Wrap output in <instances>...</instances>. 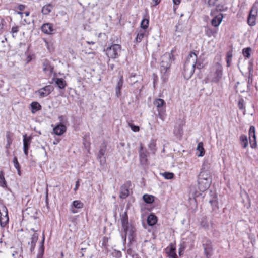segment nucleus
Segmentation results:
<instances>
[{
  "instance_id": "f257e3e1",
  "label": "nucleus",
  "mask_w": 258,
  "mask_h": 258,
  "mask_svg": "<svg viewBox=\"0 0 258 258\" xmlns=\"http://www.w3.org/2000/svg\"><path fill=\"white\" fill-rule=\"evenodd\" d=\"M223 76V67L219 62H217L214 68L208 76V79L211 83H218L222 79Z\"/></svg>"
},
{
  "instance_id": "f03ea898",
  "label": "nucleus",
  "mask_w": 258,
  "mask_h": 258,
  "mask_svg": "<svg viewBox=\"0 0 258 258\" xmlns=\"http://www.w3.org/2000/svg\"><path fill=\"white\" fill-rule=\"evenodd\" d=\"M106 55L109 58L116 59L118 58L121 52V46L119 44H112L104 50Z\"/></svg>"
},
{
  "instance_id": "7ed1b4c3",
  "label": "nucleus",
  "mask_w": 258,
  "mask_h": 258,
  "mask_svg": "<svg viewBox=\"0 0 258 258\" xmlns=\"http://www.w3.org/2000/svg\"><path fill=\"white\" fill-rule=\"evenodd\" d=\"M154 104L157 109L158 115L160 119L162 121H164L166 114V103L165 101L161 98H158L154 101Z\"/></svg>"
},
{
  "instance_id": "20e7f679",
  "label": "nucleus",
  "mask_w": 258,
  "mask_h": 258,
  "mask_svg": "<svg viewBox=\"0 0 258 258\" xmlns=\"http://www.w3.org/2000/svg\"><path fill=\"white\" fill-rule=\"evenodd\" d=\"M30 231L34 232V233L31 236L30 241L28 242V244L30 245V251L31 253H32L34 251L36 244L38 239V237L39 235V232H40V224L38 222L37 224H35V227L30 228Z\"/></svg>"
},
{
  "instance_id": "39448f33",
  "label": "nucleus",
  "mask_w": 258,
  "mask_h": 258,
  "mask_svg": "<svg viewBox=\"0 0 258 258\" xmlns=\"http://www.w3.org/2000/svg\"><path fill=\"white\" fill-rule=\"evenodd\" d=\"M196 68L195 62L191 61L189 57H187L184 64L183 75L185 79H189L194 74Z\"/></svg>"
},
{
  "instance_id": "423d86ee",
  "label": "nucleus",
  "mask_w": 258,
  "mask_h": 258,
  "mask_svg": "<svg viewBox=\"0 0 258 258\" xmlns=\"http://www.w3.org/2000/svg\"><path fill=\"white\" fill-rule=\"evenodd\" d=\"M202 246L206 258H210L213 254V247L211 240L204 238L202 240Z\"/></svg>"
},
{
  "instance_id": "0eeeda50",
  "label": "nucleus",
  "mask_w": 258,
  "mask_h": 258,
  "mask_svg": "<svg viewBox=\"0 0 258 258\" xmlns=\"http://www.w3.org/2000/svg\"><path fill=\"white\" fill-rule=\"evenodd\" d=\"M258 11V3L255 2L253 5L249 12L247 23L251 26L256 25V19Z\"/></svg>"
},
{
  "instance_id": "6e6552de",
  "label": "nucleus",
  "mask_w": 258,
  "mask_h": 258,
  "mask_svg": "<svg viewBox=\"0 0 258 258\" xmlns=\"http://www.w3.org/2000/svg\"><path fill=\"white\" fill-rule=\"evenodd\" d=\"M123 229L125 233L124 236L122 235V238L124 241H126V236L128 235V239L130 241H134L136 236L135 232L136 228L132 224H129L125 227H123Z\"/></svg>"
},
{
  "instance_id": "1a4fd4ad",
  "label": "nucleus",
  "mask_w": 258,
  "mask_h": 258,
  "mask_svg": "<svg viewBox=\"0 0 258 258\" xmlns=\"http://www.w3.org/2000/svg\"><path fill=\"white\" fill-rule=\"evenodd\" d=\"M9 222L8 212L6 206H3L0 210V225L5 227Z\"/></svg>"
},
{
  "instance_id": "9d476101",
  "label": "nucleus",
  "mask_w": 258,
  "mask_h": 258,
  "mask_svg": "<svg viewBox=\"0 0 258 258\" xmlns=\"http://www.w3.org/2000/svg\"><path fill=\"white\" fill-rule=\"evenodd\" d=\"M214 12L215 11L212 10L210 13V15L214 16L211 21V24L214 27L218 28L222 21L223 15L222 13H219L214 16Z\"/></svg>"
},
{
  "instance_id": "9b49d317",
  "label": "nucleus",
  "mask_w": 258,
  "mask_h": 258,
  "mask_svg": "<svg viewBox=\"0 0 258 258\" xmlns=\"http://www.w3.org/2000/svg\"><path fill=\"white\" fill-rule=\"evenodd\" d=\"M211 181L212 180L210 179H207L206 180L203 178L198 177V188L199 190L201 191H204L207 189L210 186Z\"/></svg>"
},
{
  "instance_id": "f8f14e48",
  "label": "nucleus",
  "mask_w": 258,
  "mask_h": 258,
  "mask_svg": "<svg viewBox=\"0 0 258 258\" xmlns=\"http://www.w3.org/2000/svg\"><path fill=\"white\" fill-rule=\"evenodd\" d=\"M23 150L25 155L27 156L28 155V150L30 148V144L32 141V137L31 136L27 137L26 134L23 136Z\"/></svg>"
},
{
  "instance_id": "ddd939ff",
  "label": "nucleus",
  "mask_w": 258,
  "mask_h": 258,
  "mask_svg": "<svg viewBox=\"0 0 258 258\" xmlns=\"http://www.w3.org/2000/svg\"><path fill=\"white\" fill-rule=\"evenodd\" d=\"M131 185L130 181L125 182L120 187L119 197L121 199H125L129 195V188Z\"/></svg>"
},
{
  "instance_id": "4468645a",
  "label": "nucleus",
  "mask_w": 258,
  "mask_h": 258,
  "mask_svg": "<svg viewBox=\"0 0 258 258\" xmlns=\"http://www.w3.org/2000/svg\"><path fill=\"white\" fill-rule=\"evenodd\" d=\"M204 33L205 35L208 38H210L212 36L215 37L218 31V28H212L209 25L204 26Z\"/></svg>"
},
{
  "instance_id": "2eb2a0df",
  "label": "nucleus",
  "mask_w": 258,
  "mask_h": 258,
  "mask_svg": "<svg viewBox=\"0 0 258 258\" xmlns=\"http://www.w3.org/2000/svg\"><path fill=\"white\" fill-rule=\"evenodd\" d=\"M149 153L148 152L143 148V147L141 145L139 150V157L140 163L142 165H145L148 162V156Z\"/></svg>"
},
{
  "instance_id": "dca6fc26",
  "label": "nucleus",
  "mask_w": 258,
  "mask_h": 258,
  "mask_svg": "<svg viewBox=\"0 0 258 258\" xmlns=\"http://www.w3.org/2000/svg\"><path fill=\"white\" fill-rule=\"evenodd\" d=\"M53 90V86L51 85H47L40 89L38 91V93L39 94L40 97L43 98L49 95Z\"/></svg>"
},
{
  "instance_id": "f3484780",
  "label": "nucleus",
  "mask_w": 258,
  "mask_h": 258,
  "mask_svg": "<svg viewBox=\"0 0 258 258\" xmlns=\"http://www.w3.org/2000/svg\"><path fill=\"white\" fill-rule=\"evenodd\" d=\"M41 29L44 33L48 35L53 34V32L54 31L53 24L49 23L43 24Z\"/></svg>"
},
{
  "instance_id": "a211bd4d",
  "label": "nucleus",
  "mask_w": 258,
  "mask_h": 258,
  "mask_svg": "<svg viewBox=\"0 0 258 258\" xmlns=\"http://www.w3.org/2000/svg\"><path fill=\"white\" fill-rule=\"evenodd\" d=\"M54 67L47 60H44L43 62V71L47 75L50 76L53 72Z\"/></svg>"
},
{
  "instance_id": "6ab92c4d",
  "label": "nucleus",
  "mask_w": 258,
  "mask_h": 258,
  "mask_svg": "<svg viewBox=\"0 0 258 258\" xmlns=\"http://www.w3.org/2000/svg\"><path fill=\"white\" fill-rule=\"evenodd\" d=\"M161 61L160 62V66L165 67V68H170L171 59L170 54H164L161 58Z\"/></svg>"
},
{
  "instance_id": "aec40b11",
  "label": "nucleus",
  "mask_w": 258,
  "mask_h": 258,
  "mask_svg": "<svg viewBox=\"0 0 258 258\" xmlns=\"http://www.w3.org/2000/svg\"><path fill=\"white\" fill-rule=\"evenodd\" d=\"M124 80L122 75H120L119 77V80L118 81L115 87V95L117 97H119L121 96V89L123 84Z\"/></svg>"
},
{
  "instance_id": "412c9836",
  "label": "nucleus",
  "mask_w": 258,
  "mask_h": 258,
  "mask_svg": "<svg viewBox=\"0 0 258 258\" xmlns=\"http://www.w3.org/2000/svg\"><path fill=\"white\" fill-rule=\"evenodd\" d=\"M166 252L169 257L178 258L176 253V248L174 244L170 243L166 248Z\"/></svg>"
},
{
  "instance_id": "4be33fe9",
  "label": "nucleus",
  "mask_w": 258,
  "mask_h": 258,
  "mask_svg": "<svg viewBox=\"0 0 258 258\" xmlns=\"http://www.w3.org/2000/svg\"><path fill=\"white\" fill-rule=\"evenodd\" d=\"M194 56V58L192 59V61L195 62L196 67L198 69L200 70L204 67L203 61H201L197 58V55L194 52H191L188 57H189V60L190 58Z\"/></svg>"
},
{
  "instance_id": "5701e85b",
  "label": "nucleus",
  "mask_w": 258,
  "mask_h": 258,
  "mask_svg": "<svg viewBox=\"0 0 258 258\" xmlns=\"http://www.w3.org/2000/svg\"><path fill=\"white\" fill-rule=\"evenodd\" d=\"M106 146L101 147L97 154V159L99 160L101 164L102 163H104L106 161L105 158L104 157L106 152Z\"/></svg>"
},
{
  "instance_id": "b1692460",
  "label": "nucleus",
  "mask_w": 258,
  "mask_h": 258,
  "mask_svg": "<svg viewBox=\"0 0 258 258\" xmlns=\"http://www.w3.org/2000/svg\"><path fill=\"white\" fill-rule=\"evenodd\" d=\"M67 127L64 124H58L54 128V133L57 135H61L66 132Z\"/></svg>"
},
{
  "instance_id": "393cba45",
  "label": "nucleus",
  "mask_w": 258,
  "mask_h": 258,
  "mask_svg": "<svg viewBox=\"0 0 258 258\" xmlns=\"http://www.w3.org/2000/svg\"><path fill=\"white\" fill-rule=\"evenodd\" d=\"M183 125V123H180L178 126H176L173 131L174 135L179 139L182 137L183 133L182 128Z\"/></svg>"
},
{
  "instance_id": "a878e982",
  "label": "nucleus",
  "mask_w": 258,
  "mask_h": 258,
  "mask_svg": "<svg viewBox=\"0 0 258 258\" xmlns=\"http://www.w3.org/2000/svg\"><path fill=\"white\" fill-rule=\"evenodd\" d=\"M53 80L60 89H64L67 85L66 81L62 78H53Z\"/></svg>"
},
{
  "instance_id": "bb28decb",
  "label": "nucleus",
  "mask_w": 258,
  "mask_h": 258,
  "mask_svg": "<svg viewBox=\"0 0 258 258\" xmlns=\"http://www.w3.org/2000/svg\"><path fill=\"white\" fill-rule=\"evenodd\" d=\"M54 6L52 4H48L44 5L41 10V12L43 15H48L52 10Z\"/></svg>"
},
{
  "instance_id": "cd10ccee",
  "label": "nucleus",
  "mask_w": 258,
  "mask_h": 258,
  "mask_svg": "<svg viewBox=\"0 0 258 258\" xmlns=\"http://www.w3.org/2000/svg\"><path fill=\"white\" fill-rule=\"evenodd\" d=\"M147 223L149 226H153L157 222V217L153 214H150L147 218Z\"/></svg>"
},
{
  "instance_id": "c85d7f7f",
  "label": "nucleus",
  "mask_w": 258,
  "mask_h": 258,
  "mask_svg": "<svg viewBox=\"0 0 258 258\" xmlns=\"http://www.w3.org/2000/svg\"><path fill=\"white\" fill-rule=\"evenodd\" d=\"M31 111L33 114L40 110L42 108L41 105L37 102H32L31 104Z\"/></svg>"
},
{
  "instance_id": "c756f323",
  "label": "nucleus",
  "mask_w": 258,
  "mask_h": 258,
  "mask_svg": "<svg viewBox=\"0 0 258 258\" xmlns=\"http://www.w3.org/2000/svg\"><path fill=\"white\" fill-rule=\"evenodd\" d=\"M170 68L169 67L165 68V67L160 66V72L162 74L161 78L163 80L165 81L167 79L170 72Z\"/></svg>"
},
{
  "instance_id": "7c9ffc66",
  "label": "nucleus",
  "mask_w": 258,
  "mask_h": 258,
  "mask_svg": "<svg viewBox=\"0 0 258 258\" xmlns=\"http://www.w3.org/2000/svg\"><path fill=\"white\" fill-rule=\"evenodd\" d=\"M154 196L148 195L145 194L143 196V201L147 204H152L154 201Z\"/></svg>"
},
{
  "instance_id": "2f4dec72",
  "label": "nucleus",
  "mask_w": 258,
  "mask_h": 258,
  "mask_svg": "<svg viewBox=\"0 0 258 258\" xmlns=\"http://www.w3.org/2000/svg\"><path fill=\"white\" fill-rule=\"evenodd\" d=\"M240 142L242 148H246L248 146V142L247 137L246 135H241L240 136Z\"/></svg>"
},
{
  "instance_id": "473e14b6",
  "label": "nucleus",
  "mask_w": 258,
  "mask_h": 258,
  "mask_svg": "<svg viewBox=\"0 0 258 258\" xmlns=\"http://www.w3.org/2000/svg\"><path fill=\"white\" fill-rule=\"evenodd\" d=\"M197 150L199 152V154H197L198 157H202L204 155L205 151L203 147V143L202 142H199L198 144Z\"/></svg>"
},
{
  "instance_id": "72a5a7b5",
  "label": "nucleus",
  "mask_w": 258,
  "mask_h": 258,
  "mask_svg": "<svg viewBox=\"0 0 258 258\" xmlns=\"http://www.w3.org/2000/svg\"><path fill=\"white\" fill-rule=\"evenodd\" d=\"M121 223L122 225V227H125L126 225H129L128 220V215L126 212H125L122 214L121 217Z\"/></svg>"
},
{
  "instance_id": "f704fd0d",
  "label": "nucleus",
  "mask_w": 258,
  "mask_h": 258,
  "mask_svg": "<svg viewBox=\"0 0 258 258\" xmlns=\"http://www.w3.org/2000/svg\"><path fill=\"white\" fill-rule=\"evenodd\" d=\"M198 177L203 178L205 180L210 179L211 180L210 171H201L198 175Z\"/></svg>"
},
{
  "instance_id": "c9c22d12",
  "label": "nucleus",
  "mask_w": 258,
  "mask_h": 258,
  "mask_svg": "<svg viewBox=\"0 0 258 258\" xmlns=\"http://www.w3.org/2000/svg\"><path fill=\"white\" fill-rule=\"evenodd\" d=\"M13 162L14 163V167L17 170L18 174L19 176H21V166H20L19 163L18 162V159H17V157L15 156L14 157Z\"/></svg>"
},
{
  "instance_id": "e433bc0d",
  "label": "nucleus",
  "mask_w": 258,
  "mask_h": 258,
  "mask_svg": "<svg viewBox=\"0 0 258 258\" xmlns=\"http://www.w3.org/2000/svg\"><path fill=\"white\" fill-rule=\"evenodd\" d=\"M146 33V30H141L138 33L137 37L135 39L136 43H139L141 42L142 39L144 37Z\"/></svg>"
},
{
  "instance_id": "4c0bfd02",
  "label": "nucleus",
  "mask_w": 258,
  "mask_h": 258,
  "mask_svg": "<svg viewBox=\"0 0 258 258\" xmlns=\"http://www.w3.org/2000/svg\"><path fill=\"white\" fill-rule=\"evenodd\" d=\"M210 164L207 160H205L202 165L201 171H210Z\"/></svg>"
},
{
  "instance_id": "58836bf2",
  "label": "nucleus",
  "mask_w": 258,
  "mask_h": 258,
  "mask_svg": "<svg viewBox=\"0 0 258 258\" xmlns=\"http://www.w3.org/2000/svg\"><path fill=\"white\" fill-rule=\"evenodd\" d=\"M249 140L256 139L255 129L253 126H251L249 130Z\"/></svg>"
},
{
  "instance_id": "ea45409f",
  "label": "nucleus",
  "mask_w": 258,
  "mask_h": 258,
  "mask_svg": "<svg viewBox=\"0 0 258 258\" xmlns=\"http://www.w3.org/2000/svg\"><path fill=\"white\" fill-rule=\"evenodd\" d=\"M232 56H233L232 50H231L228 51L226 53V59L227 67H229L230 66Z\"/></svg>"
},
{
  "instance_id": "a19ab883",
  "label": "nucleus",
  "mask_w": 258,
  "mask_h": 258,
  "mask_svg": "<svg viewBox=\"0 0 258 258\" xmlns=\"http://www.w3.org/2000/svg\"><path fill=\"white\" fill-rule=\"evenodd\" d=\"M200 225L202 227L205 229H208L209 227V224L207 217H203L201 218L200 220Z\"/></svg>"
},
{
  "instance_id": "79ce46f5",
  "label": "nucleus",
  "mask_w": 258,
  "mask_h": 258,
  "mask_svg": "<svg viewBox=\"0 0 258 258\" xmlns=\"http://www.w3.org/2000/svg\"><path fill=\"white\" fill-rule=\"evenodd\" d=\"M209 203L213 207V209H215V208H218L217 197L216 195H214L212 199H210Z\"/></svg>"
},
{
  "instance_id": "37998d69",
  "label": "nucleus",
  "mask_w": 258,
  "mask_h": 258,
  "mask_svg": "<svg viewBox=\"0 0 258 258\" xmlns=\"http://www.w3.org/2000/svg\"><path fill=\"white\" fill-rule=\"evenodd\" d=\"M149 23V18H145L142 20L140 25H141V28H142L143 29V30H145L148 27Z\"/></svg>"
},
{
  "instance_id": "c03bdc74",
  "label": "nucleus",
  "mask_w": 258,
  "mask_h": 258,
  "mask_svg": "<svg viewBox=\"0 0 258 258\" xmlns=\"http://www.w3.org/2000/svg\"><path fill=\"white\" fill-rule=\"evenodd\" d=\"M156 141L154 139L151 140L148 145L149 148L154 154L156 151Z\"/></svg>"
},
{
  "instance_id": "a18cd8bd",
  "label": "nucleus",
  "mask_w": 258,
  "mask_h": 258,
  "mask_svg": "<svg viewBox=\"0 0 258 258\" xmlns=\"http://www.w3.org/2000/svg\"><path fill=\"white\" fill-rule=\"evenodd\" d=\"M0 186L3 187H7V183L3 171H0Z\"/></svg>"
},
{
  "instance_id": "49530a36",
  "label": "nucleus",
  "mask_w": 258,
  "mask_h": 258,
  "mask_svg": "<svg viewBox=\"0 0 258 258\" xmlns=\"http://www.w3.org/2000/svg\"><path fill=\"white\" fill-rule=\"evenodd\" d=\"M137 76V74L135 73H132L128 79H127V82L131 84V85H133L135 83L137 82H138V80H132V79L133 78H136V77Z\"/></svg>"
},
{
  "instance_id": "de8ad7c7",
  "label": "nucleus",
  "mask_w": 258,
  "mask_h": 258,
  "mask_svg": "<svg viewBox=\"0 0 258 258\" xmlns=\"http://www.w3.org/2000/svg\"><path fill=\"white\" fill-rule=\"evenodd\" d=\"M73 207L77 209H81L83 207V203L80 201L75 200L72 203Z\"/></svg>"
},
{
  "instance_id": "09e8293b",
  "label": "nucleus",
  "mask_w": 258,
  "mask_h": 258,
  "mask_svg": "<svg viewBox=\"0 0 258 258\" xmlns=\"http://www.w3.org/2000/svg\"><path fill=\"white\" fill-rule=\"evenodd\" d=\"M251 51V49L250 47H247L244 48L242 50L243 55L245 57L249 58L250 56V52Z\"/></svg>"
},
{
  "instance_id": "8fccbe9b",
  "label": "nucleus",
  "mask_w": 258,
  "mask_h": 258,
  "mask_svg": "<svg viewBox=\"0 0 258 258\" xmlns=\"http://www.w3.org/2000/svg\"><path fill=\"white\" fill-rule=\"evenodd\" d=\"M58 119L59 120V123L58 124H66L68 123V118L66 116L60 115L58 117Z\"/></svg>"
},
{
  "instance_id": "3c124183",
  "label": "nucleus",
  "mask_w": 258,
  "mask_h": 258,
  "mask_svg": "<svg viewBox=\"0 0 258 258\" xmlns=\"http://www.w3.org/2000/svg\"><path fill=\"white\" fill-rule=\"evenodd\" d=\"M162 176L166 179H171L174 178V174L171 172H165L162 174Z\"/></svg>"
},
{
  "instance_id": "603ef678",
  "label": "nucleus",
  "mask_w": 258,
  "mask_h": 258,
  "mask_svg": "<svg viewBox=\"0 0 258 258\" xmlns=\"http://www.w3.org/2000/svg\"><path fill=\"white\" fill-rule=\"evenodd\" d=\"M44 252V246H39L37 258H43Z\"/></svg>"
},
{
  "instance_id": "864d4df0",
  "label": "nucleus",
  "mask_w": 258,
  "mask_h": 258,
  "mask_svg": "<svg viewBox=\"0 0 258 258\" xmlns=\"http://www.w3.org/2000/svg\"><path fill=\"white\" fill-rule=\"evenodd\" d=\"M128 125L131 130L134 132H138L140 130L139 127L134 125L132 121H128Z\"/></svg>"
},
{
  "instance_id": "5fc2aeb1",
  "label": "nucleus",
  "mask_w": 258,
  "mask_h": 258,
  "mask_svg": "<svg viewBox=\"0 0 258 258\" xmlns=\"http://www.w3.org/2000/svg\"><path fill=\"white\" fill-rule=\"evenodd\" d=\"M112 255L115 258H120L122 256V253L119 250L114 249L112 252Z\"/></svg>"
},
{
  "instance_id": "6e6d98bb",
  "label": "nucleus",
  "mask_w": 258,
  "mask_h": 258,
  "mask_svg": "<svg viewBox=\"0 0 258 258\" xmlns=\"http://www.w3.org/2000/svg\"><path fill=\"white\" fill-rule=\"evenodd\" d=\"M218 0H205V3L209 7H213L216 5Z\"/></svg>"
},
{
  "instance_id": "4d7b16f0",
  "label": "nucleus",
  "mask_w": 258,
  "mask_h": 258,
  "mask_svg": "<svg viewBox=\"0 0 258 258\" xmlns=\"http://www.w3.org/2000/svg\"><path fill=\"white\" fill-rule=\"evenodd\" d=\"M6 139H7V144L6 145V148L9 149L10 147L11 144L12 143V140L11 138L10 135L9 134H7L6 135Z\"/></svg>"
},
{
  "instance_id": "13d9d810",
  "label": "nucleus",
  "mask_w": 258,
  "mask_h": 258,
  "mask_svg": "<svg viewBox=\"0 0 258 258\" xmlns=\"http://www.w3.org/2000/svg\"><path fill=\"white\" fill-rule=\"evenodd\" d=\"M238 107L241 110L245 109L244 101L243 99H241L239 100Z\"/></svg>"
},
{
  "instance_id": "bf43d9fd",
  "label": "nucleus",
  "mask_w": 258,
  "mask_h": 258,
  "mask_svg": "<svg viewBox=\"0 0 258 258\" xmlns=\"http://www.w3.org/2000/svg\"><path fill=\"white\" fill-rule=\"evenodd\" d=\"M18 31H19V26H16L12 27L11 32L12 34V36L13 38L15 37L14 34L17 33Z\"/></svg>"
},
{
  "instance_id": "052dcab7",
  "label": "nucleus",
  "mask_w": 258,
  "mask_h": 258,
  "mask_svg": "<svg viewBox=\"0 0 258 258\" xmlns=\"http://www.w3.org/2000/svg\"><path fill=\"white\" fill-rule=\"evenodd\" d=\"M253 74H249L248 77L247 88H249V86L252 84L253 81Z\"/></svg>"
},
{
  "instance_id": "680f3d73",
  "label": "nucleus",
  "mask_w": 258,
  "mask_h": 258,
  "mask_svg": "<svg viewBox=\"0 0 258 258\" xmlns=\"http://www.w3.org/2000/svg\"><path fill=\"white\" fill-rule=\"evenodd\" d=\"M249 143L250 144V146L252 148H255L256 146V139L254 140L253 139H252L249 140Z\"/></svg>"
},
{
  "instance_id": "e2e57ef3",
  "label": "nucleus",
  "mask_w": 258,
  "mask_h": 258,
  "mask_svg": "<svg viewBox=\"0 0 258 258\" xmlns=\"http://www.w3.org/2000/svg\"><path fill=\"white\" fill-rule=\"evenodd\" d=\"M248 69L249 71V74H253V64L251 62H249V65L248 67Z\"/></svg>"
},
{
  "instance_id": "0e129e2a",
  "label": "nucleus",
  "mask_w": 258,
  "mask_h": 258,
  "mask_svg": "<svg viewBox=\"0 0 258 258\" xmlns=\"http://www.w3.org/2000/svg\"><path fill=\"white\" fill-rule=\"evenodd\" d=\"M5 24H6L5 21H4V19H2L0 23V31H2L3 30Z\"/></svg>"
},
{
  "instance_id": "69168bd1",
  "label": "nucleus",
  "mask_w": 258,
  "mask_h": 258,
  "mask_svg": "<svg viewBox=\"0 0 258 258\" xmlns=\"http://www.w3.org/2000/svg\"><path fill=\"white\" fill-rule=\"evenodd\" d=\"M44 232L43 231V235H42V239L40 243L39 246H44V241H45V235H44Z\"/></svg>"
},
{
  "instance_id": "338daca9",
  "label": "nucleus",
  "mask_w": 258,
  "mask_h": 258,
  "mask_svg": "<svg viewBox=\"0 0 258 258\" xmlns=\"http://www.w3.org/2000/svg\"><path fill=\"white\" fill-rule=\"evenodd\" d=\"M25 8V6L22 4L19 5L18 7V9L21 11L24 10Z\"/></svg>"
},
{
  "instance_id": "774afa93",
  "label": "nucleus",
  "mask_w": 258,
  "mask_h": 258,
  "mask_svg": "<svg viewBox=\"0 0 258 258\" xmlns=\"http://www.w3.org/2000/svg\"><path fill=\"white\" fill-rule=\"evenodd\" d=\"M80 186V183H79V181L78 180L76 182V185H75V187L74 189V190L75 191H76L78 189V188Z\"/></svg>"
}]
</instances>
